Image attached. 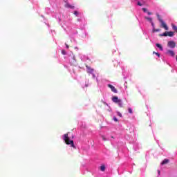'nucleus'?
Masks as SVG:
<instances>
[{
	"instance_id": "1",
	"label": "nucleus",
	"mask_w": 177,
	"mask_h": 177,
	"mask_svg": "<svg viewBox=\"0 0 177 177\" xmlns=\"http://www.w3.org/2000/svg\"><path fill=\"white\" fill-rule=\"evenodd\" d=\"M64 140L66 145H71V147H73V149H75V145H74V140H70V137H68V133L64 135Z\"/></svg>"
},
{
	"instance_id": "2",
	"label": "nucleus",
	"mask_w": 177,
	"mask_h": 177,
	"mask_svg": "<svg viewBox=\"0 0 177 177\" xmlns=\"http://www.w3.org/2000/svg\"><path fill=\"white\" fill-rule=\"evenodd\" d=\"M156 16H157L158 20L161 24L160 26L162 27V28H164L165 30H166V31H168L169 30L168 26L167 25V24H165L164 20H162V18H161V16H160L159 14H156Z\"/></svg>"
},
{
	"instance_id": "3",
	"label": "nucleus",
	"mask_w": 177,
	"mask_h": 177,
	"mask_svg": "<svg viewBox=\"0 0 177 177\" xmlns=\"http://www.w3.org/2000/svg\"><path fill=\"white\" fill-rule=\"evenodd\" d=\"M175 35V32L169 31V32H165L160 37H174Z\"/></svg>"
},
{
	"instance_id": "4",
	"label": "nucleus",
	"mask_w": 177,
	"mask_h": 177,
	"mask_svg": "<svg viewBox=\"0 0 177 177\" xmlns=\"http://www.w3.org/2000/svg\"><path fill=\"white\" fill-rule=\"evenodd\" d=\"M89 74H90V75L92 76V78L93 80H95V78H96V77H97V73L93 69L90 68Z\"/></svg>"
},
{
	"instance_id": "5",
	"label": "nucleus",
	"mask_w": 177,
	"mask_h": 177,
	"mask_svg": "<svg viewBox=\"0 0 177 177\" xmlns=\"http://www.w3.org/2000/svg\"><path fill=\"white\" fill-rule=\"evenodd\" d=\"M167 46L174 49L176 46V43L174 41H169L167 42Z\"/></svg>"
},
{
	"instance_id": "6",
	"label": "nucleus",
	"mask_w": 177,
	"mask_h": 177,
	"mask_svg": "<svg viewBox=\"0 0 177 177\" xmlns=\"http://www.w3.org/2000/svg\"><path fill=\"white\" fill-rule=\"evenodd\" d=\"M108 87L110 88L111 91L113 92L114 93H117V88L111 84H108Z\"/></svg>"
},
{
	"instance_id": "7",
	"label": "nucleus",
	"mask_w": 177,
	"mask_h": 177,
	"mask_svg": "<svg viewBox=\"0 0 177 177\" xmlns=\"http://www.w3.org/2000/svg\"><path fill=\"white\" fill-rule=\"evenodd\" d=\"M167 54L169 55V56H171L172 57L175 56V52L172 50H167Z\"/></svg>"
},
{
	"instance_id": "8",
	"label": "nucleus",
	"mask_w": 177,
	"mask_h": 177,
	"mask_svg": "<svg viewBox=\"0 0 177 177\" xmlns=\"http://www.w3.org/2000/svg\"><path fill=\"white\" fill-rule=\"evenodd\" d=\"M68 9H75V7L74 6H71L70 3H66L64 6Z\"/></svg>"
},
{
	"instance_id": "9",
	"label": "nucleus",
	"mask_w": 177,
	"mask_h": 177,
	"mask_svg": "<svg viewBox=\"0 0 177 177\" xmlns=\"http://www.w3.org/2000/svg\"><path fill=\"white\" fill-rule=\"evenodd\" d=\"M119 100H121L118 99V97L117 96H114L112 97V102H113L114 103H118Z\"/></svg>"
},
{
	"instance_id": "10",
	"label": "nucleus",
	"mask_w": 177,
	"mask_h": 177,
	"mask_svg": "<svg viewBox=\"0 0 177 177\" xmlns=\"http://www.w3.org/2000/svg\"><path fill=\"white\" fill-rule=\"evenodd\" d=\"M168 162H169V160L168 159H165L162 160V162H161V165H165V164H168Z\"/></svg>"
},
{
	"instance_id": "11",
	"label": "nucleus",
	"mask_w": 177,
	"mask_h": 177,
	"mask_svg": "<svg viewBox=\"0 0 177 177\" xmlns=\"http://www.w3.org/2000/svg\"><path fill=\"white\" fill-rule=\"evenodd\" d=\"M116 103L118 104L119 107H123L122 100H120Z\"/></svg>"
},
{
	"instance_id": "12",
	"label": "nucleus",
	"mask_w": 177,
	"mask_h": 177,
	"mask_svg": "<svg viewBox=\"0 0 177 177\" xmlns=\"http://www.w3.org/2000/svg\"><path fill=\"white\" fill-rule=\"evenodd\" d=\"M100 171L104 172V171H106V166H104V165L100 166Z\"/></svg>"
},
{
	"instance_id": "13",
	"label": "nucleus",
	"mask_w": 177,
	"mask_h": 177,
	"mask_svg": "<svg viewBox=\"0 0 177 177\" xmlns=\"http://www.w3.org/2000/svg\"><path fill=\"white\" fill-rule=\"evenodd\" d=\"M145 19H146V20L149 21V23H151L153 21V19H151V18H150L149 17H145Z\"/></svg>"
},
{
	"instance_id": "14",
	"label": "nucleus",
	"mask_w": 177,
	"mask_h": 177,
	"mask_svg": "<svg viewBox=\"0 0 177 177\" xmlns=\"http://www.w3.org/2000/svg\"><path fill=\"white\" fill-rule=\"evenodd\" d=\"M156 46H157V48H159V49H160V50H163L162 46H161V44H156Z\"/></svg>"
},
{
	"instance_id": "15",
	"label": "nucleus",
	"mask_w": 177,
	"mask_h": 177,
	"mask_svg": "<svg viewBox=\"0 0 177 177\" xmlns=\"http://www.w3.org/2000/svg\"><path fill=\"white\" fill-rule=\"evenodd\" d=\"M161 31V29H156V28H153V32H158Z\"/></svg>"
},
{
	"instance_id": "16",
	"label": "nucleus",
	"mask_w": 177,
	"mask_h": 177,
	"mask_svg": "<svg viewBox=\"0 0 177 177\" xmlns=\"http://www.w3.org/2000/svg\"><path fill=\"white\" fill-rule=\"evenodd\" d=\"M172 28H173V30H174V31H176L177 26L176 25H172Z\"/></svg>"
},
{
	"instance_id": "17",
	"label": "nucleus",
	"mask_w": 177,
	"mask_h": 177,
	"mask_svg": "<svg viewBox=\"0 0 177 177\" xmlns=\"http://www.w3.org/2000/svg\"><path fill=\"white\" fill-rule=\"evenodd\" d=\"M113 121H115V122H118V119L117 118V117H113Z\"/></svg>"
},
{
	"instance_id": "18",
	"label": "nucleus",
	"mask_w": 177,
	"mask_h": 177,
	"mask_svg": "<svg viewBox=\"0 0 177 177\" xmlns=\"http://www.w3.org/2000/svg\"><path fill=\"white\" fill-rule=\"evenodd\" d=\"M153 55H156L158 57H160V53H156V51L153 52Z\"/></svg>"
},
{
	"instance_id": "19",
	"label": "nucleus",
	"mask_w": 177,
	"mask_h": 177,
	"mask_svg": "<svg viewBox=\"0 0 177 177\" xmlns=\"http://www.w3.org/2000/svg\"><path fill=\"white\" fill-rule=\"evenodd\" d=\"M142 10L145 13H147V8H143Z\"/></svg>"
},
{
	"instance_id": "20",
	"label": "nucleus",
	"mask_w": 177,
	"mask_h": 177,
	"mask_svg": "<svg viewBox=\"0 0 177 177\" xmlns=\"http://www.w3.org/2000/svg\"><path fill=\"white\" fill-rule=\"evenodd\" d=\"M128 111H129V113H130V114H132V109H131V108H129L128 109Z\"/></svg>"
},
{
	"instance_id": "21",
	"label": "nucleus",
	"mask_w": 177,
	"mask_h": 177,
	"mask_svg": "<svg viewBox=\"0 0 177 177\" xmlns=\"http://www.w3.org/2000/svg\"><path fill=\"white\" fill-rule=\"evenodd\" d=\"M74 15L76 16H78V15H80V13L78 12V11H74Z\"/></svg>"
},
{
	"instance_id": "22",
	"label": "nucleus",
	"mask_w": 177,
	"mask_h": 177,
	"mask_svg": "<svg viewBox=\"0 0 177 177\" xmlns=\"http://www.w3.org/2000/svg\"><path fill=\"white\" fill-rule=\"evenodd\" d=\"M137 5H138V6H142L143 5L142 4V3H140V1H138L137 3Z\"/></svg>"
},
{
	"instance_id": "23",
	"label": "nucleus",
	"mask_w": 177,
	"mask_h": 177,
	"mask_svg": "<svg viewBox=\"0 0 177 177\" xmlns=\"http://www.w3.org/2000/svg\"><path fill=\"white\" fill-rule=\"evenodd\" d=\"M102 140L104 142H106V137H104V136H102Z\"/></svg>"
},
{
	"instance_id": "24",
	"label": "nucleus",
	"mask_w": 177,
	"mask_h": 177,
	"mask_svg": "<svg viewBox=\"0 0 177 177\" xmlns=\"http://www.w3.org/2000/svg\"><path fill=\"white\" fill-rule=\"evenodd\" d=\"M151 26H152L153 28L154 29V28H155L154 23L152 21V22H151Z\"/></svg>"
},
{
	"instance_id": "25",
	"label": "nucleus",
	"mask_w": 177,
	"mask_h": 177,
	"mask_svg": "<svg viewBox=\"0 0 177 177\" xmlns=\"http://www.w3.org/2000/svg\"><path fill=\"white\" fill-rule=\"evenodd\" d=\"M118 115L119 117H122V114H121V113H120V112L118 113Z\"/></svg>"
},
{
	"instance_id": "26",
	"label": "nucleus",
	"mask_w": 177,
	"mask_h": 177,
	"mask_svg": "<svg viewBox=\"0 0 177 177\" xmlns=\"http://www.w3.org/2000/svg\"><path fill=\"white\" fill-rule=\"evenodd\" d=\"M62 54H63V55H66V50H62Z\"/></svg>"
},
{
	"instance_id": "27",
	"label": "nucleus",
	"mask_w": 177,
	"mask_h": 177,
	"mask_svg": "<svg viewBox=\"0 0 177 177\" xmlns=\"http://www.w3.org/2000/svg\"><path fill=\"white\" fill-rule=\"evenodd\" d=\"M147 15H152V13H151V12H149V11H147Z\"/></svg>"
},
{
	"instance_id": "28",
	"label": "nucleus",
	"mask_w": 177,
	"mask_h": 177,
	"mask_svg": "<svg viewBox=\"0 0 177 177\" xmlns=\"http://www.w3.org/2000/svg\"><path fill=\"white\" fill-rule=\"evenodd\" d=\"M157 172H158V175H160L161 171L160 170H158Z\"/></svg>"
},
{
	"instance_id": "29",
	"label": "nucleus",
	"mask_w": 177,
	"mask_h": 177,
	"mask_svg": "<svg viewBox=\"0 0 177 177\" xmlns=\"http://www.w3.org/2000/svg\"><path fill=\"white\" fill-rule=\"evenodd\" d=\"M67 49H68V45L66 44Z\"/></svg>"
},
{
	"instance_id": "30",
	"label": "nucleus",
	"mask_w": 177,
	"mask_h": 177,
	"mask_svg": "<svg viewBox=\"0 0 177 177\" xmlns=\"http://www.w3.org/2000/svg\"><path fill=\"white\" fill-rule=\"evenodd\" d=\"M85 86H86V88H88V84H86Z\"/></svg>"
},
{
	"instance_id": "31",
	"label": "nucleus",
	"mask_w": 177,
	"mask_h": 177,
	"mask_svg": "<svg viewBox=\"0 0 177 177\" xmlns=\"http://www.w3.org/2000/svg\"><path fill=\"white\" fill-rule=\"evenodd\" d=\"M111 138H112V139H113V138H114V137H113V136H111Z\"/></svg>"
},
{
	"instance_id": "32",
	"label": "nucleus",
	"mask_w": 177,
	"mask_h": 177,
	"mask_svg": "<svg viewBox=\"0 0 177 177\" xmlns=\"http://www.w3.org/2000/svg\"><path fill=\"white\" fill-rule=\"evenodd\" d=\"M176 32H177V30H176Z\"/></svg>"
}]
</instances>
